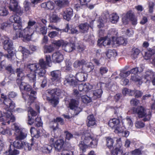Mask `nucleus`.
<instances>
[{"label":"nucleus","mask_w":155,"mask_h":155,"mask_svg":"<svg viewBox=\"0 0 155 155\" xmlns=\"http://www.w3.org/2000/svg\"><path fill=\"white\" fill-rule=\"evenodd\" d=\"M81 97L82 101L85 103H90L91 101V98L87 95L81 96Z\"/></svg>","instance_id":"3c124183"},{"label":"nucleus","mask_w":155,"mask_h":155,"mask_svg":"<svg viewBox=\"0 0 155 155\" xmlns=\"http://www.w3.org/2000/svg\"><path fill=\"white\" fill-rule=\"evenodd\" d=\"M35 23L34 21L29 20L28 22L27 26L22 29L21 21L20 23L14 22L13 25L14 29L18 30V32L16 34L17 37L22 38L23 40L25 41H30L34 33V29L33 26Z\"/></svg>","instance_id":"f03ea898"},{"label":"nucleus","mask_w":155,"mask_h":155,"mask_svg":"<svg viewBox=\"0 0 155 155\" xmlns=\"http://www.w3.org/2000/svg\"><path fill=\"white\" fill-rule=\"evenodd\" d=\"M12 128L13 130H15V133H17L21 130L17 124H13L12 126Z\"/></svg>","instance_id":"13d9d810"},{"label":"nucleus","mask_w":155,"mask_h":155,"mask_svg":"<svg viewBox=\"0 0 155 155\" xmlns=\"http://www.w3.org/2000/svg\"><path fill=\"white\" fill-rule=\"evenodd\" d=\"M52 60L55 63H60L64 59L63 54L59 51H56L52 55Z\"/></svg>","instance_id":"f3484780"},{"label":"nucleus","mask_w":155,"mask_h":155,"mask_svg":"<svg viewBox=\"0 0 155 155\" xmlns=\"http://www.w3.org/2000/svg\"><path fill=\"white\" fill-rule=\"evenodd\" d=\"M64 143V141L63 140H58L55 142L53 145L56 150L59 151L63 148Z\"/></svg>","instance_id":"c756f323"},{"label":"nucleus","mask_w":155,"mask_h":155,"mask_svg":"<svg viewBox=\"0 0 155 155\" xmlns=\"http://www.w3.org/2000/svg\"><path fill=\"white\" fill-rule=\"evenodd\" d=\"M75 77L72 75H70L66 77L64 83L65 84H68L70 85L73 86H75L77 84V82L75 81Z\"/></svg>","instance_id":"bb28decb"},{"label":"nucleus","mask_w":155,"mask_h":155,"mask_svg":"<svg viewBox=\"0 0 155 155\" xmlns=\"http://www.w3.org/2000/svg\"><path fill=\"white\" fill-rule=\"evenodd\" d=\"M54 50V48L52 44L49 45H45L44 47V52L45 53H50Z\"/></svg>","instance_id":"4c0bfd02"},{"label":"nucleus","mask_w":155,"mask_h":155,"mask_svg":"<svg viewBox=\"0 0 155 155\" xmlns=\"http://www.w3.org/2000/svg\"><path fill=\"white\" fill-rule=\"evenodd\" d=\"M79 30L82 33L87 32L88 30L89 25L87 23L80 24L78 26Z\"/></svg>","instance_id":"72a5a7b5"},{"label":"nucleus","mask_w":155,"mask_h":155,"mask_svg":"<svg viewBox=\"0 0 155 155\" xmlns=\"http://www.w3.org/2000/svg\"><path fill=\"white\" fill-rule=\"evenodd\" d=\"M73 15V10L71 8H69L64 11L63 16L64 19L69 21L72 16Z\"/></svg>","instance_id":"b1692460"},{"label":"nucleus","mask_w":155,"mask_h":155,"mask_svg":"<svg viewBox=\"0 0 155 155\" xmlns=\"http://www.w3.org/2000/svg\"><path fill=\"white\" fill-rule=\"evenodd\" d=\"M0 133L3 135L7 134L11 135L12 134L10 130L8 129H4L2 127H0Z\"/></svg>","instance_id":"864d4df0"},{"label":"nucleus","mask_w":155,"mask_h":155,"mask_svg":"<svg viewBox=\"0 0 155 155\" xmlns=\"http://www.w3.org/2000/svg\"><path fill=\"white\" fill-rule=\"evenodd\" d=\"M8 13V11L5 8L0 6V15L6 16Z\"/></svg>","instance_id":"5fc2aeb1"},{"label":"nucleus","mask_w":155,"mask_h":155,"mask_svg":"<svg viewBox=\"0 0 155 155\" xmlns=\"http://www.w3.org/2000/svg\"><path fill=\"white\" fill-rule=\"evenodd\" d=\"M135 127L137 128H141L144 127V124L142 122L137 121L135 124Z\"/></svg>","instance_id":"338daca9"},{"label":"nucleus","mask_w":155,"mask_h":155,"mask_svg":"<svg viewBox=\"0 0 155 155\" xmlns=\"http://www.w3.org/2000/svg\"><path fill=\"white\" fill-rule=\"evenodd\" d=\"M47 9L52 10L54 8V4L51 1H48L46 2Z\"/></svg>","instance_id":"e2e57ef3"},{"label":"nucleus","mask_w":155,"mask_h":155,"mask_svg":"<svg viewBox=\"0 0 155 155\" xmlns=\"http://www.w3.org/2000/svg\"><path fill=\"white\" fill-rule=\"evenodd\" d=\"M104 84V83L100 82L98 83L96 86H94V88L97 89L95 90L93 93V99L100 98L101 97L103 93L102 88L103 85Z\"/></svg>","instance_id":"2eb2a0df"},{"label":"nucleus","mask_w":155,"mask_h":155,"mask_svg":"<svg viewBox=\"0 0 155 155\" xmlns=\"http://www.w3.org/2000/svg\"><path fill=\"white\" fill-rule=\"evenodd\" d=\"M10 148L8 151L9 154L10 155H16L19 153V151L14 149L13 148V149H12L11 146H10Z\"/></svg>","instance_id":"680f3d73"},{"label":"nucleus","mask_w":155,"mask_h":155,"mask_svg":"<svg viewBox=\"0 0 155 155\" xmlns=\"http://www.w3.org/2000/svg\"><path fill=\"white\" fill-rule=\"evenodd\" d=\"M155 51L153 50H151L150 51H148L145 53L144 58L146 60L150 59L151 55L154 54Z\"/></svg>","instance_id":"c03bdc74"},{"label":"nucleus","mask_w":155,"mask_h":155,"mask_svg":"<svg viewBox=\"0 0 155 155\" xmlns=\"http://www.w3.org/2000/svg\"><path fill=\"white\" fill-rule=\"evenodd\" d=\"M28 124L31 125L34 123V120L32 117L35 116L37 115V113L31 107H29L28 108Z\"/></svg>","instance_id":"a211bd4d"},{"label":"nucleus","mask_w":155,"mask_h":155,"mask_svg":"<svg viewBox=\"0 0 155 155\" xmlns=\"http://www.w3.org/2000/svg\"><path fill=\"white\" fill-rule=\"evenodd\" d=\"M28 132L24 130H21L17 133H15L16 139L21 140L24 139L27 137Z\"/></svg>","instance_id":"4be33fe9"},{"label":"nucleus","mask_w":155,"mask_h":155,"mask_svg":"<svg viewBox=\"0 0 155 155\" xmlns=\"http://www.w3.org/2000/svg\"><path fill=\"white\" fill-rule=\"evenodd\" d=\"M27 67L30 69L31 72H33L35 73H38L39 76L40 77L44 76L45 74H44L43 76L40 75L39 74V73H40L41 72L43 69L41 68L39 63L38 64H28L27 65Z\"/></svg>","instance_id":"4468645a"},{"label":"nucleus","mask_w":155,"mask_h":155,"mask_svg":"<svg viewBox=\"0 0 155 155\" xmlns=\"http://www.w3.org/2000/svg\"><path fill=\"white\" fill-rule=\"evenodd\" d=\"M62 49L65 51L70 52L75 48V46L74 43H68L65 41L62 45Z\"/></svg>","instance_id":"aec40b11"},{"label":"nucleus","mask_w":155,"mask_h":155,"mask_svg":"<svg viewBox=\"0 0 155 155\" xmlns=\"http://www.w3.org/2000/svg\"><path fill=\"white\" fill-rule=\"evenodd\" d=\"M65 41L62 40L54 41L52 42V44L53 45H54L58 47H60L61 46L62 47V48L63 45L64 44Z\"/></svg>","instance_id":"49530a36"},{"label":"nucleus","mask_w":155,"mask_h":155,"mask_svg":"<svg viewBox=\"0 0 155 155\" xmlns=\"http://www.w3.org/2000/svg\"><path fill=\"white\" fill-rule=\"evenodd\" d=\"M117 32L116 30L114 29H112L109 31L107 33V36L108 37H111L112 38V41H113V38H114V39L116 38L114 35H117Z\"/></svg>","instance_id":"ea45409f"},{"label":"nucleus","mask_w":155,"mask_h":155,"mask_svg":"<svg viewBox=\"0 0 155 155\" xmlns=\"http://www.w3.org/2000/svg\"><path fill=\"white\" fill-rule=\"evenodd\" d=\"M114 143L113 139L110 137H108L107 139V145L109 149H111L113 147Z\"/></svg>","instance_id":"09e8293b"},{"label":"nucleus","mask_w":155,"mask_h":155,"mask_svg":"<svg viewBox=\"0 0 155 155\" xmlns=\"http://www.w3.org/2000/svg\"><path fill=\"white\" fill-rule=\"evenodd\" d=\"M155 75V73L151 70L147 71L143 75V77L146 80V82L148 83L151 82V80Z\"/></svg>","instance_id":"a878e982"},{"label":"nucleus","mask_w":155,"mask_h":155,"mask_svg":"<svg viewBox=\"0 0 155 155\" xmlns=\"http://www.w3.org/2000/svg\"><path fill=\"white\" fill-rule=\"evenodd\" d=\"M35 73L33 72H31L30 73L27 75V77L28 78L30 81L31 82H33L34 83L33 84V88L36 89L35 83V82L36 81V75Z\"/></svg>","instance_id":"473e14b6"},{"label":"nucleus","mask_w":155,"mask_h":155,"mask_svg":"<svg viewBox=\"0 0 155 155\" xmlns=\"http://www.w3.org/2000/svg\"><path fill=\"white\" fill-rule=\"evenodd\" d=\"M58 122H59L61 124H64L63 120L61 118L57 117L56 119H54L50 123V127L53 130L52 132L53 137L55 138H57L60 134L61 130L58 127Z\"/></svg>","instance_id":"0eeeda50"},{"label":"nucleus","mask_w":155,"mask_h":155,"mask_svg":"<svg viewBox=\"0 0 155 155\" xmlns=\"http://www.w3.org/2000/svg\"><path fill=\"white\" fill-rule=\"evenodd\" d=\"M113 44L112 41H111L110 38L106 36L104 38H101L97 41V45L101 46L102 45L104 46L110 45Z\"/></svg>","instance_id":"dca6fc26"},{"label":"nucleus","mask_w":155,"mask_h":155,"mask_svg":"<svg viewBox=\"0 0 155 155\" xmlns=\"http://www.w3.org/2000/svg\"><path fill=\"white\" fill-rule=\"evenodd\" d=\"M85 63L86 61L84 60H77L74 63L73 66L74 68H77Z\"/></svg>","instance_id":"37998d69"},{"label":"nucleus","mask_w":155,"mask_h":155,"mask_svg":"<svg viewBox=\"0 0 155 155\" xmlns=\"http://www.w3.org/2000/svg\"><path fill=\"white\" fill-rule=\"evenodd\" d=\"M122 151L118 148H116L112 153V155H122Z\"/></svg>","instance_id":"bf43d9fd"},{"label":"nucleus","mask_w":155,"mask_h":155,"mask_svg":"<svg viewBox=\"0 0 155 155\" xmlns=\"http://www.w3.org/2000/svg\"><path fill=\"white\" fill-rule=\"evenodd\" d=\"M110 18V20L113 23H117L119 17L116 13H113L110 16L108 13L105 15H102L99 18L97 21V26L99 28L104 26V24L107 21V19Z\"/></svg>","instance_id":"423d86ee"},{"label":"nucleus","mask_w":155,"mask_h":155,"mask_svg":"<svg viewBox=\"0 0 155 155\" xmlns=\"http://www.w3.org/2000/svg\"><path fill=\"white\" fill-rule=\"evenodd\" d=\"M120 122L119 119L113 118L110 120L108 122L109 126L111 128H114L115 130L116 129H119L121 127L120 126Z\"/></svg>","instance_id":"6ab92c4d"},{"label":"nucleus","mask_w":155,"mask_h":155,"mask_svg":"<svg viewBox=\"0 0 155 155\" xmlns=\"http://www.w3.org/2000/svg\"><path fill=\"white\" fill-rule=\"evenodd\" d=\"M18 50L21 52L23 56L25 58L27 57L28 55L31 54L28 49L22 46H20L19 47Z\"/></svg>","instance_id":"f704fd0d"},{"label":"nucleus","mask_w":155,"mask_h":155,"mask_svg":"<svg viewBox=\"0 0 155 155\" xmlns=\"http://www.w3.org/2000/svg\"><path fill=\"white\" fill-rule=\"evenodd\" d=\"M134 17L133 13L130 11L127 12V14L122 18V20L123 24L124 25L127 24Z\"/></svg>","instance_id":"5701e85b"},{"label":"nucleus","mask_w":155,"mask_h":155,"mask_svg":"<svg viewBox=\"0 0 155 155\" xmlns=\"http://www.w3.org/2000/svg\"><path fill=\"white\" fill-rule=\"evenodd\" d=\"M130 153L132 155H139L141 154V151L139 149H137L131 151Z\"/></svg>","instance_id":"774afa93"},{"label":"nucleus","mask_w":155,"mask_h":155,"mask_svg":"<svg viewBox=\"0 0 155 155\" xmlns=\"http://www.w3.org/2000/svg\"><path fill=\"white\" fill-rule=\"evenodd\" d=\"M94 86H92L89 83H87L84 84H81L78 86V89L80 91H84L85 92H87L92 88H94Z\"/></svg>","instance_id":"393cba45"},{"label":"nucleus","mask_w":155,"mask_h":155,"mask_svg":"<svg viewBox=\"0 0 155 155\" xmlns=\"http://www.w3.org/2000/svg\"><path fill=\"white\" fill-rule=\"evenodd\" d=\"M46 61L45 62L43 59H40L39 61V64L41 68L43 69L41 72L39 73L40 75L43 76L45 74L46 72L45 69L48 67L50 66L49 64L51 62V58L49 55L46 56Z\"/></svg>","instance_id":"ddd939ff"},{"label":"nucleus","mask_w":155,"mask_h":155,"mask_svg":"<svg viewBox=\"0 0 155 155\" xmlns=\"http://www.w3.org/2000/svg\"><path fill=\"white\" fill-rule=\"evenodd\" d=\"M61 71L59 70L54 71L51 72V75L52 77L51 79L53 81H58L60 78Z\"/></svg>","instance_id":"c85d7f7f"},{"label":"nucleus","mask_w":155,"mask_h":155,"mask_svg":"<svg viewBox=\"0 0 155 155\" xmlns=\"http://www.w3.org/2000/svg\"><path fill=\"white\" fill-rule=\"evenodd\" d=\"M30 131L32 136L33 137L38 138L40 136L41 134L39 131L34 127L31 128Z\"/></svg>","instance_id":"c9c22d12"},{"label":"nucleus","mask_w":155,"mask_h":155,"mask_svg":"<svg viewBox=\"0 0 155 155\" xmlns=\"http://www.w3.org/2000/svg\"><path fill=\"white\" fill-rule=\"evenodd\" d=\"M98 140L97 139L93 138L90 143L87 145L88 147H91L92 148H95L96 147L97 144Z\"/></svg>","instance_id":"a18cd8bd"},{"label":"nucleus","mask_w":155,"mask_h":155,"mask_svg":"<svg viewBox=\"0 0 155 155\" xmlns=\"http://www.w3.org/2000/svg\"><path fill=\"white\" fill-rule=\"evenodd\" d=\"M79 102L74 99L71 100L69 104V107L72 110L71 115H63L65 118L69 119L75 115H78L82 110V109L78 106Z\"/></svg>","instance_id":"1a4fd4ad"},{"label":"nucleus","mask_w":155,"mask_h":155,"mask_svg":"<svg viewBox=\"0 0 155 155\" xmlns=\"http://www.w3.org/2000/svg\"><path fill=\"white\" fill-rule=\"evenodd\" d=\"M81 137V140L79 146L80 149L84 152L85 151L86 149L88 147L87 145L90 143L93 137L89 133L83 134Z\"/></svg>","instance_id":"9d476101"},{"label":"nucleus","mask_w":155,"mask_h":155,"mask_svg":"<svg viewBox=\"0 0 155 155\" xmlns=\"http://www.w3.org/2000/svg\"><path fill=\"white\" fill-rule=\"evenodd\" d=\"M23 69L22 68L17 69L16 73L17 75V82L19 85V87L21 91H25L28 92V95L23 94L22 97L25 100L28 97V104L29 106L32 103L36 98L35 95L36 92L35 91L31 90V87L29 84L22 82V81L24 78V74L23 72Z\"/></svg>","instance_id":"f257e3e1"},{"label":"nucleus","mask_w":155,"mask_h":155,"mask_svg":"<svg viewBox=\"0 0 155 155\" xmlns=\"http://www.w3.org/2000/svg\"><path fill=\"white\" fill-rule=\"evenodd\" d=\"M66 65L65 68L67 71H70L71 69L72 63L69 60H66L65 61Z\"/></svg>","instance_id":"0e129e2a"},{"label":"nucleus","mask_w":155,"mask_h":155,"mask_svg":"<svg viewBox=\"0 0 155 155\" xmlns=\"http://www.w3.org/2000/svg\"><path fill=\"white\" fill-rule=\"evenodd\" d=\"M130 73V72L129 71L125 72L121 71L120 74V75L121 78H124L129 75Z\"/></svg>","instance_id":"69168bd1"},{"label":"nucleus","mask_w":155,"mask_h":155,"mask_svg":"<svg viewBox=\"0 0 155 155\" xmlns=\"http://www.w3.org/2000/svg\"><path fill=\"white\" fill-rule=\"evenodd\" d=\"M134 92L133 90H129L126 88H124L122 90V93L124 95L127 94L130 95H132L134 94Z\"/></svg>","instance_id":"603ef678"},{"label":"nucleus","mask_w":155,"mask_h":155,"mask_svg":"<svg viewBox=\"0 0 155 155\" xmlns=\"http://www.w3.org/2000/svg\"><path fill=\"white\" fill-rule=\"evenodd\" d=\"M50 19L52 22H56L59 20V18L55 14H53L51 16Z\"/></svg>","instance_id":"052dcab7"},{"label":"nucleus","mask_w":155,"mask_h":155,"mask_svg":"<svg viewBox=\"0 0 155 155\" xmlns=\"http://www.w3.org/2000/svg\"><path fill=\"white\" fill-rule=\"evenodd\" d=\"M136 112L139 117H144L143 119L144 121H148L150 119L151 113L149 109H145L143 107L140 106L137 108Z\"/></svg>","instance_id":"f8f14e48"},{"label":"nucleus","mask_w":155,"mask_h":155,"mask_svg":"<svg viewBox=\"0 0 155 155\" xmlns=\"http://www.w3.org/2000/svg\"><path fill=\"white\" fill-rule=\"evenodd\" d=\"M114 132L117 134L121 133L122 136L125 137H127L129 134V132L127 130L123 131L121 127H120L119 129L117 128L116 129L114 130Z\"/></svg>","instance_id":"58836bf2"},{"label":"nucleus","mask_w":155,"mask_h":155,"mask_svg":"<svg viewBox=\"0 0 155 155\" xmlns=\"http://www.w3.org/2000/svg\"><path fill=\"white\" fill-rule=\"evenodd\" d=\"M87 125L88 127H91L96 124L95 118L93 115H90L87 117Z\"/></svg>","instance_id":"7c9ffc66"},{"label":"nucleus","mask_w":155,"mask_h":155,"mask_svg":"<svg viewBox=\"0 0 155 155\" xmlns=\"http://www.w3.org/2000/svg\"><path fill=\"white\" fill-rule=\"evenodd\" d=\"M139 50L137 48H133L132 49L131 57L132 58L135 59L137 58L139 53H140Z\"/></svg>","instance_id":"79ce46f5"},{"label":"nucleus","mask_w":155,"mask_h":155,"mask_svg":"<svg viewBox=\"0 0 155 155\" xmlns=\"http://www.w3.org/2000/svg\"><path fill=\"white\" fill-rule=\"evenodd\" d=\"M35 124L36 126L38 127L42 126V123L40 117H37L36 118L35 121Z\"/></svg>","instance_id":"6e6d98bb"},{"label":"nucleus","mask_w":155,"mask_h":155,"mask_svg":"<svg viewBox=\"0 0 155 155\" xmlns=\"http://www.w3.org/2000/svg\"><path fill=\"white\" fill-rule=\"evenodd\" d=\"M123 124L125 127L128 128H130L133 125L131 119L128 117H127L124 120L123 122Z\"/></svg>","instance_id":"2f4dec72"},{"label":"nucleus","mask_w":155,"mask_h":155,"mask_svg":"<svg viewBox=\"0 0 155 155\" xmlns=\"http://www.w3.org/2000/svg\"><path fill=\"white\" fill-rule=\"evenodd\" d=\"M2 40L4 48L5 50H7L8 53V54L4 56L11 61L12 57L15 56V53L13 51H12L13 43L12 41L6 36H4L2 38Z\"/></svg>","instance_id":"6e6552de"},{"label":"nucleus","mask_w":155,"mask_h":155,"mask_svg":"<svg viewBox=\"0 0 155 155\" xmlns=\"http://www.w3.org/2000/svg\"><path fill=\"white\" fill-rule=\"evenodd\" d=\"M52 149L51 146L48 144L45 145L42 148V152L46 153H50L51 152Z\"/></svg>","instance_id":"a19ab883"},{"label":"nucleus","mask_w":155,"mask_h":155,"mask_svg":"<svg viewBox=\"0 0 155 155\" xmlns=\"http://www.w3.org/2000/svg\"><path fill=\"white\" fill-rule=\"evenodd\" d=\"M24 5L25 10L26 12H29L30 8L29 2L26 0L24 3Z\"/></svg>","instance_id":"4d7b16f0"},{"label":"nucleus","mask_w":155,"mask_h":155,"mask_svg":"<svg viewBox=\"0 0 155 155\" xmlns=\"http://www.w3.org/2000/svg\"><path fill=\"white\" fill-rule=\"evenodd\" d=\"M127 40L123 37H120L114 39L113 38V44L116 45H125L127 43Z\"/></svg>","instance_id":"412c9836"},{"label":"nucleus","mask_w":155,"mask_h":155,"mask_svg":"<svg viewBox=\"0 0 155 155\" xmlns=\"http://www.w3.org/2000/svg\"><path fill=\"white\" fill-rule=\"evenodd\" d=\"M69 2V0H58L55 1V4L60 7H63L68 5Z\"/></svg>","instance_id":"e433bc0d"},{"label":"nucleus","mask_w":155,"mask_h":155,"mask_svg":"<svg viewBox=\"0 0 155 155\" xmlns=\"http://www.w3.org/2000/svg\"><path fill=\"white\" fill-rule=\"evenodd\" d=\"M106 55L108 58H110L116 55V53L115 50H108L106 53Z\"/></svg>","instance_id":"8fccbe9b"},{"label":"nucleus","mask_w":155,"mask_h":155,"mask_svg":"<svg viewBox=\"0 0 155 155\" xmlns=\"http://www.w3.org/2000/svg\"><path fill=\"white\" fill-rule=\"evenodd\" d=\"M5 107V110L6 112L3 111L0 112V120L4 121L2 124V125H5V118H6L7 123L9 124L11 122H13L15 120L14 116L12 115V111L15 107V106L13 102L8 98H5L3 102Z\"/></svg>","instance_id":"7ed1b4c3"},{"label":"nucleus","mask_w":155,"mask_h":155,"mask_svg":"<svg viewBox=\"0 0 155 155\" xmlns=\"http://www.w3.org/2000/svg\"><path fill=\"white\" fill-rule=\"evenodd\" d=\"M47 92L51 96V98L48 97V100L54 107H56L58 103V96L63 94V91L58 88H55L48 90Z\"/></svg>","instance_id":"39448f33"},{"label":"nucleus","mask_w":155,"mask_h":155,"mask_svg":"<svg viewBox=\"0 0 155 155\" xmlns=\"http://www.w3.org/2000/svg\"><path fill=\"white\" fill-rule=\"evenodd\" d=\"M11 25L10 22H3L0 23V30H5L9 27Z\"/></svg>","instance_id":"de8ad7c7"},{"label":"nucleus","mask_w":155,"mask_h":155,"mask_svg":"<svg viewBox=\"0 0 155 155\" xmlns=\"http://www.w3.org/2000/svg\"><path fill=\"white\" fill-rule=\"evenodd\" d=\"M9 8L14 12H16V15L11 16L9 18L10 21L12 22H17L20 23L21 21L20 17L18 16L21 15L22 12L20 10V8L18 5V3L16 0H10V3L9 6Z\"/></svg>","instance_id":"20e7f679"},{"label":"nucleus","mask_w":155,"mask_h":155,"mask_svg":"<svg viewBox=\"0 0 155 155\" xmlns=\"http://www.w3.org/2000/svg\"><path fill=\"white\" fill-rule=\"evenodd\" d=\"M87 74L82 72H78L75 76L76 79L78 81H83L87 79Z\"/></svg>","instance_id":"cd10ccee"},{"label":"nucleus","mask_w":155,"mask_h":155,"mask_svg":"<svg viewBox=\"0 0 155 155\" xmlns=\"http://www.w3.org/2000/svg\"><path fill=\"white\" fill-rule=\"evenodd\" d=\"M13 145L15 147L18 149L24 148L25 149L28 148V150L31 149V147H33L37 146V143L32 142L31 143H29L25 142H22L21 140L16 139L13 143Z\"/></svg>","instance_id":"9b49d317"}]
</instances>
